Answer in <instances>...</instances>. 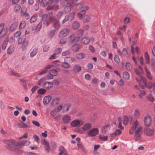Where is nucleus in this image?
Masks as SVG:
<instances>
[{
  "label": "nucleus",
  "mask_w": 155,
  "mask_h": 155,
  "mask_svg": "<svg viewBox=\"0 0 155 155\" xmlns=\"http://www.w3.org/2000/svg\"><path fill=\"white\" fill-rule=\"evenodd\" d=\"M132 126L129 130L130 134H133L135 133L134 137L136 140H140L142 132V127L139 125L138 121L136 120L132 124Z\"/></svg>",
  "instance_id": "nucleus-1"
},
{
  "label": "nucleus",
  "mask_w": 155,
  "mask_h": 155,
  "mask_svg": "<svg viewBox=\"0 0 155 155\" xmlns=\"http://www.w3.org/2000/svg\"><path fill=\"white\" fill-rule=\"evenodd\" d=\"M3 142L9 146H10L9 149L12 151H15L16 149L17 141L15 140H4Z\"/></svg>",
  "instance_id": "nucleus-2"
},
{
  "label": "nucleus",
  "mask_w": 155,
  "mask_h": 155,
  "mask_svg": "<svg viewBox=\"0 0 155 155\" xmlns=\"http://www.w3.org/2000/svg\"><path fill=\"white\" fill-rule=\"evenodd\" d=\"M28 42L26 40V37L22 36L18 40V44L19 45H22L21 48L23 50L26 49L28 46Z\"/></svg>",
  "instance_id": "nucleus-3"
},
{
  "label": "nucleus",
  "mask_w": 155,
  "mask_h": 155,
  "mask_svg": "<svg viewBox=\"0 0 155 155\" xmlns=\"http://www.w3.org/2000/svg\"><path fill=\"white\" fill-rule=\"evenodd\" d=\"M83 124V122L81 120L75 119L73 120L71 123V125L73 127H80Z\"/></svg>",
  "instance_id": "nucleus-4"
},
{
  "label": "nucleus",
  "mask_w": 155,
  "mask_h": 155,
  "mask_svg": "<svg viewBox=\"0 0 155 155\" xmlns=\"http://www.w3.org/2000/svg\"><path fill=\"white\" fill-rule=\"evenodd\" d=\"M99 133V130L97 128H94L90 130L87 132L88 135L90 137H94Z\"/></svg>",
  "instance_id": "nucleus-5"
},
{
  "label": "nucleus",
  "mask_w": 155,
  "mask_h": 155,
  "mask_svg": "<svg viewBox=\"0 0 155 155\" xmlns=\"http://www.w3.org/2000/svg\"><path fill=\"white\" fill-rule=\"evenodd\" d=\"M5 24L2 23L0 24V37H4L7 33L8 29L6 27H5Z\"/></svg>",
  "instance_id": "nucleus-6"
},
{
  "label": "nucleus",
  "mask_w": 155,
  "mask_h": 155,
  "mask_svg": "<svg viewBox=\"0 0 155 155\" xmlns=\"http://www.w3.org/2000/svg\"><path fill=\"white\" fill-rule=\"evenodd\" d=\"M137 80L139 82V83L142 80L145 86L147 87L149 89H151L153 85V84L151 82H149L148 84L147 85L146 78L142 76H140V79H138L137 78Z\"/></svg>",
  "instance_id": "nucleus-7"
},
{
  "label": "nucleus",
  "mask_w": 155,
  "mask_h": 155,
  "mask_svg": "<svg viewBox=\"0 0 155 155\" xmlns=\"http://www.w3.org/2000/svg\"><path fill=\"white\" fill-rule=\"evenodd\" d=\"M70 30L67 28L62 29L59 32L60 37H64L67 36L69 33Z\"/></svg>",
  "instance_id": "nucleus-8"
},
{
  "label": "nucleus",
  "mask_w": 155,
  "mask_h": 155,
  "mask_svg": "<svg viewBox=\"0 0 155 155\" xmlns=\"http://www.w3.org/2000/svg\"><path fill=\"white\" fill-rule=\"evenodd\" d=\"M26 8H22L21 10V15L26 19H29L30 18V15L26 12Z\"/></svg>",
  "instance_id": "nucleus-9"
},
{
  "label": "nucleus",
  "mask_w": 155,
  "mask_h": 155,
  "mask_svg": "<svg viewBox=\"0 0 155 155\" xmlns=\"http://www.w3.org/2000/svg\"><path fill=\"white\" fill-rule=\"evenodd\" d=\"M110 127V126L109 124H107L104 125L101 128V133L103 134H107L109 131Z\"/></svg>",
  "instance_id": "nucleus-10"
},
{
  "label": "nucleus",
  "mask_w": 155,
  "mask_h": 155,
  "mask_svg": "<svg viewBox=\"0 0 155 155\" xmlns=\"http://www.w3.org/2000/svg\"><path fill=\"white\" fill-rule=\"evenodd\" d=\"M30 143V141L28 140L23 141L19 142L17 141L16 147L19 146L22 147L23 146L29 145Z\"/></svg>",
  "instance_id": "nucleus-11"
},
{
  "label": "nucleus",
  "mask_w": 155,
  "mask_h": 155,
  "mask_svg": "<svg viewBox=\"0 0 155 155\" xmlns=\"http://www.w3.org/2000/svg\"><path fill=\"white\" fill-rule=\"evenodd\" d=\"M81 70V67L78 64L74 65L72 68V71L75 73H78Z\"/></svg>",
  "instance_id": "nucleus-12"
},
{
  "label": "nucleus",
  "mask_w": 155,
  "mask_h": 155,
  "mask_svg": "<svg viewBox=\"0 0 155 155\" xmlns=\"http://www.w3.org/2000/svg\"><path fill=\"white\" fill-rule=\"evenodd\" d=\"M154 130L149 128L147 127L144 130L145 134L148 136H151L153 134Z\"/></svg>",
  "instance_id": "nucleus-13"
},
{
  "label": "nucleus",
  "mask_w": 155,
  "mask_h": 155,
  "mask_svg": "<svg viewBox=\"0 0 155 155\" xmlns=\"http://www.w3.org/2000/svg\"><path fill=\"white\" fill-rule=\"evenodd\" d=\"M144 122L145 124L147 126H150L151 122V119L149 116H147L144 117Z\"/></svg>",
  "instance_id": "nucleus-14"
},
{
  "label": "nucleus",
  "mask_w": 155,
  "mask_h": 155,
  "mask_svg": "<svg viewBox=\"0 0 155 155\" xmlns=\"http://www.w3.org/2000/svg\"><path fill=\"white\" fill-rule=\"evenodd\" d=\"M92 126L90 123H86L82 127V130L84 131H87L89 130L92 127Z\"/></svg>",
  "instance_id": "nucleus-15"
},
{
  "label": "nucleus",
  "mask_w": 155,
  "mask_h": 155,
  "mask_svg": "<svg viewBox=\"0 0 155 155\" xmlns=\"http://www.w3.org/2000/svg\"><path fill=\"white\" fill-rule=\"evenodd\" d=\"M64 123H68L71 120V117L68 115H64L62 118Z\"/></svg>",
  "instance_id": "nucleus-16"
},
{
  "label": "nucleus",
  "mask_w": 155,
  "mask_h": 155,
  "mask_svg": "<svg viewBox=\"0 0 155 155\" xmlns=\"http://www.w3.org/2000/svg\"><path fill=\"white\" fill-rule=\"evenodd\" d=\"M51 99L50 96H47L44 97L43 99V103L45 104H47L49 103Z\"/></svg>",
  "instance_id": "nucleus-17"
},
{
  "label": "nucleus",
  "mask_w": 155,
  "mask_h": 155,
  "mask_svg": "<svg viewBox=\"0 0 155 155\" xmlns=\"http://www.w3.org/2000/svg\"><path fill=\"white\" fill-rule=\"evenodd\" d=\"M90 41V38L87 36L84 37L81 40V43L84 45L88 44Z\"/></svg>",
  "instance_id": "nucleus-18"
},
{
  "label": "nucleus",
  "mask_w": 155,
  "mask_h": 155,
  "mask_svg": "<svg viewBox=\"0 0 155 155\" xmlns=\"http://www.w3.org/2000/svg\"><path fill=\"white\" fill-rule=\"evenodd\" d=\"M14 45H11L7 49V54L8 55L11 54L14 51Z\"/></svg>",
  "instance_id": "nucleus-19"
},
{
  "label": "nucleus",
  "mask_w": 155,
  "mask_h": 155,
  "mask_svg": "<svg viewBox=\"0 0 155 155\" xmlns=\"http://www.w3.org/2000/svg\"><path fill=\"white\" fill-rule=\"evenodd\" d=\"M61 66L63 68L66 69L69 68L71 67L70 64L66 61H64V62L61 63Z\"/></svg>",
  "instance_id": "nucleus-20"
},
{
  "label": "nucleus",
  "mask_w": 155,
  "mask_h": 155,
  "mask_svg": "<svg viewBox=\"0 0 155 155\" xmlns=\"http://www.w3.org/2000/svg\"><path fill=\"white\" fill-rule=\"evenodd\" d=\"M53 86V84L50 82H46L45 83L43 86L44 87L46 88H50Z\"/></svg>",
  "instance_id": "nucleus-21"
},
{
  "label": "nucleus",
  "mask_w": 155,
  "mask_h": 155,
  "mask_svg": "<svg viewBox=\"0 0 155 155\" xmlns=\"http://www.w3.org/2000/svg\"><path fill=\"white\" fill-rule=\"evenodd\" d=\"M43 144L45 145V150L49 152L50 150L49 142L46 140H44L43 142Z\"/></svg>",
  "instance_id": "nucleus-22"
},
{
  "label": "nucleus",
  "mask_w": 155,
  "mask_h": 155,
  "mask_svg": "<svg viewBox=\"0 0 155 155\" xmlns=\"http://www.w3.org/2000/svg\"><path fill=\"white\" fill-rule=\"evenodd\" d=\"M18 25V22H13L11 25L10 28V30L11 31H14L17 27Z\"/></svg>",
  "instance_id": "nucleus-23"
},
{
  "label": "nucleus",
  "mask_w": 155,
  "mask_h": 155,
  "mask_svg": "<svg viewBox=\"0 0 155 155\" xmlns=\"http://www.w3.org/2000/svg\"><path fill=\"white\" fill-rule=\"evenodd\" d=\"M72 6V5L70 3H69L65 6L64 10L65 12L67 13L70 12L71 11Z\"/></svg>",
  "instance_id": "nucleus-24"
},
{
  "label": "nucleus",
  "mask_w": 155,
  "mask_h": 155,
  "mask_svg": "<svg viewBox=\"0 0 155 155\" xmlns=\"http://www.w3.org/2000/svg\"><path fill=\"white\" fill-rule=\"evenodd\" d=\"M80 27L79 22L76 21L74 22L72 24V27L73 29H78Z\"/></svg>",
  "instance_id": "nucleus-25"
},
{
  "label": "nucleus",
  "mask_w": 155,
  "mask_h": 155,
  "mask_svg": "<svg viewBox=\"0 0 155 155\" xmlns=\"http://www.w3.org/2000/svg\"><path fill=\"white\" fill-rule=\"evenodd\" d=\"M59 151L60 152L58 155H62L63 154H64L65 153H67L64 147L62 146H61L60 147Z\"/></svg>",
  "instance_id": "nucleus-26"
},
{
  "label": "nucleus",
  "mask_w": 155,
  "mask_h": 155,
  "mask_svg": "<svg viewBox=\"0 0 155 155\" xmlns=\"http://www.w3.org/2000/svg\"><path fill=\"white\" fill-rule=\"evenodd\" d=\"M38 52V49L37 48H34L30 54V56L31 58H33L37 54Z\"/></svg>",
  "instance_id": "nucleus-27"
},
{
  "label": "nucleus",
  "mask_w": 155,
  "mask_h": 155,
  "mask_svg": "<svg viewBox=\"0 0 155 155\" xmlns=\"http://www.w3.org/2000/svg\"><path fill=\"white\" fill-rule=\"evenodd\" d=\"M60 101L59 98L58 97H57L54 98L51 102V104L53 106H55V105L58 104Z\"/></svg>",
  "instance_id": "nucleus-28"
},
{
  "label": "nucleus",
  "mask_w": 155,
  "mask_h": 155,
  "mask_svg": "<svg viewBox=\"0 0 155 155\" xmlns=\"http://www.w3.org/2000/svg\"><path fill=\"white\" fill-rule=\"evenodd\" d=\"M75 60V59L71 57H68L65 58L64 61H66L68 63H72Z\"/></svg>",
  "instance_id": "nucleus-29"
},
{
  "label": "nucleus",
  "mask_w": 155,
  "mask_h": 155,
  "mask_svg": "<svg viewBox=\"0 0 155 155\" xmlns=\"http://www.w3.org/2000/svg\"><path fill=\"white\" fill-rule=\"evenodd\" d=\"M91 18V16L88 15H85L83 18V21L84 22L86 23L89 21Z\"/></svg>",
  "instance_id": "nucleus-30"
},
{
  "label": "nucleus",
  "mask_w": 155,
  "mask_h": 155,
  "mask_svg": "<svg viewBox=\"0 0 155 155\" xmlns=\"http://www.w3.org/2000/svg\"><path fill=\"white\" fill-rule=\"evenodd\" d=\"M56 31L54 30H51L48 33V35L49 38L51 39L54 36L55 34Z\"/></svg>",
  "instance_id": "nucleus-31"
},
{
  "label": "nucleus",
  "mask_w": 155,
  "mask_h": 155,
  "mask_svg": "<svg viewBox=\"0 0 155 155\" xmlns=\"http://www.w3.org/2000/svg\"><path fill=\"white\" fill-rule=\"evenodd\" d=\"M123 77L124 79L125 80H128L130 78V75L128 73L127 71H125L123 73Z\"/></svg>",
  "instance_id": "nucleus-32"
},
{
  "label": "nucleus",
  "mask_w": 155,
  "mask_h": 155,
  "mask_svg": "<svg viewBox=\"0 0 155 155\" xmlns=\"http://www.w3.org/2000/svg\"><path fill=\"white\" fill-rule=\"evenodd\" d=\"M147 99L151 102H153L154 101V98L153 97L152 95L149 94H147Z\"/></svg>",
  "instance_id": "nucleus-33"
},
{
  "label": "nucleus",
  "mask_w": 155,
  "mask_h": 155,
  "mask_svg": "<svg viewBox=\"0 0 155 155\" xmlns=\"http://www.w3.org/2000/svg\"><path fill=\"white\" fill-rule=\"evenodd\" d=\"M49 74H51L52 76H56L58 74V71L55 69H52L50 70L49 71Z\"/></svg>",
  "instance_id": "nucleus-34"
},
{
  "label": "nucleus",
  "mask_w": 155,
  "mask_h": 155,
  "mask_svg": "<svg viewBox=\"0 0 155 155\" xmlns=\"http://www.w3.org/2000/svg\"><path fill=\"white\" fill-rule=\"evenodd\" d=\"M76 5V8L77 10H79L82 8L84 6V4L83 2H81Z\"/></svg>",
  "instance_id": "nucleus-35"
},
{
  "label": "nucleus",
  "mask_w": 155,
  "mask_h": 155,
  "mask_svg": "<svg viewBox=\"0 0 155 155\" xmlns=\"http://www.w3.org/2000/svg\"><path fill=\"white\" fill-rule=\"evenodd\" d=\"M80 49V45L78 44H75L72 48V50L74 51H78Z\"/></svg>",
  "instance_id": "nucleus-36"
},
{
  "label": "nucleus",
  "mask_w": 155,
  "mask_h": 155,
  "mask_svg": "<svg viewBox=\"0 0 155 155\" xmlns=\"http://www.w3.org/2000/svg\"><path fill=\"white\" fill-rule=\"evenodd\" d=\"M144 57L146 60L145 63L147 64H149L150 63V58L147 52L145 53Z\"/></svg>",
  "instance_id": "nucleus-37"
},
{
  "label": "nucleus",
  "mask_w": 155,
  "mask_h": 155,
  "mask_svg": "<svg viewBox=\"0 0 155 155\" xmlns=\"http://www.w3.org/2000/svg\"><path fill=\"white\" fill-rule=\"evenodd\" d=\"M37 15H32L30 19V23H32L35 22L37 20Z\"/></svg>",
  "instance_id": "nucleus-38"
},
{
  "label": "nucleus",
  "mask_w": 155,
  "mask_h": 155,
  "mask_svg": "<svg viewBox=\"0 0 155 155\" xmlns=\"http://www.w3.org/2000/svg\"><path fill=\"white\" fill-rule=\"evenodd\" d=\"M48 9H52L54 10H56L58 9L59 6L58 5L55 4L52 6L51 7H48L47 8Z\"/></svg>",
  "instance_id": "nucleus-39"
},
{
  "label": "nucleus",
  "mask_w": 155,
  "mask_h": 155,
  "mask_svg": "<svg viewBox=\"0 0 155 155\" xmlns=\"http://www.w3.org/2000/svg\"><path fill=\"white\" fill-rule=\"evenodd\" d=\"M145 69L146 72V76L147 78L150 80H151L152 79V77L150 75V72L148 71V70L147 69L146 67H145Z\"/></svg>",
  "instance_id": "nucleus-40"
},
{
  "label": "nucleus",
  "mask_w": 155,
  "mask_h": 155,
  "mask_svg": "<svg viewBox=\"0 0 155 155\" xmlns=\"http://www.w3.org/2000/svg\"><path fill=\"white\" fill-rule=\"evenodd\" d=\"M50 45H45L43 47V50L45 52L48 51L50 48Z\"/></svg>",
  "instance_id": "nucleus-41"
},
{
  "label": "nucleus",
  "mask_w": 155,
  "mask_h": 155,
  "mask_svg": "<svg viewBox=\"0 0 155 155\" xmlns=\"http://www.w3.org/2000/svg\"><path fill=\"white\" fill-rule=\"evenodd\" d=\"M118 128H120L122 130L124 129V127L122 126V119L120 117L118 118Z\"/></svg>",
  "instance_id": "nucleus-42"
},
{
  "label": "nucleus",
  "mask_w": 155,
  "mask_h": 155,
  "mask_svg": "<svg viewBox=\"0 0 155 155\" xmlns=\"http://www.w3.org/2000/svg\"><path fill=\"white\" fill-rule=\"evenodd\" d=\"M121 132L122 131L121 130L117 129L116 130L115 132L112 134L111 136L113 137L114 136H115L117 135H119L121 134Z\"/></svg>",
  "instance_id": "nucleus-43"
},
{
  "label": "nucleus",
  "mask_w": 155,
  "mask_h": 155,
  "mask_svg": "<svg viewBox=\"0 0 155 155\" xmlns=\"http://www.w3.org/2000/svg\"><path fill=\"white\" fill-rule=\"evenodd\" d=\"M61 2L60 3V5L63 7H64L68 5L69 3L67 0H61Z\"/></svg>",
  "instance_id": "nucleus-44"
},
{
  "label": "nucleus",
  "mask_w": 155,
  "mask_h": 155,
  "mask_svg": "<svg viewBox=\"0 0 155 155\" xmlns=\"http://www.w3.org/2000/svg\"><path fill=\"white\" fill-rule=\"evenodd\" d=\"M26 25V22L24 21H22L20 24L19 28L20 29L24 28Z\"/></svg>",
  "instance_id": "nucleus-45"
},
{
  "label": "nucleus",
  "mask_w": 155,
  "mask_h": 155,
  "mask_svg": "<svg viewBox=\"0 0 155 155\" xmlns=\"http://www.w3.org/2000/svg\"><path fill=\"white\" fill-rule=\"evenodd\" d=\"M125 67L126 69L128 71H130L132 69V66L129 62H127L126 63Z\"/></svg>",
  "instance_id": "nucleus-46"
},
{
  "label": "nucleus",
  "mask_w": 155,
  "mask_h": 155,
  "mask_svg": "<svg viewBox=\"0 0 155 155\" xmlns=\"http://www.w3.org/2000/svg\"><path fill=\"white\" fill-rule=\"evenodd\" d=\"M84 57L85 54L82 53L78 54L76 55L77 58L79 59H82Z\"/></svg>",
  "instance_id": "nucleus-47"
},
{
  "label": "nucleus",
  "mask_w": 155,
  "mask_h": 155,
  "mask_svg": "<svg viewBox=\"0 0 155 155\" xmlns=\"http://www.w3.org/2000/svg\"><path fill=\"white\" fill-rule=\"evenodd\" d=\"M123 124L125 125L127 124L129 121V119L126 116H124L123 117Z\"/></svg>",
  "instance_id": "nucleus-48"
},
{
  "label": "nucleus",
  "mask_w": 155,
  "mask_h": 155,
  "mask_svg": "<svg viewBox=\"0 0 155 155\" xmlns=\"http://www.w3.org/2000/svg\"><path fill=\"white\" fill-rule=\"evenodd\" d=\"M54 28L56 30H58L60 27V25L59 21H57L54 24Z\"/></svg>",
  "instance_id": "nucleus-49"
},
{
  "label": "nucleus",
  "mask_w": 155,
  "mask_h": 155,
  "mask_svg": "<svg viewBox=\"0 0 155 155\" xmlns=\"http://www.w3.org/2000/svg\"><path fill=\"white\" fill-rule=\"evenodd\" d=\"M46 92V90L43 88L39 89H38L37 91V93L38 94H45Z\"/></svg>",
  "instance_id": "nucleus-50"
},
{
  "label": "nucleus",
  "mask_w": 155,
  "mask_h": 155,
  "mask_svg": "<svg viewBox=\"0 0 155 155\" xmlns=\"http://www.w3.org/2000/svg\"><path fill=\"white\" fill-rule=\"evenodd\" d=\"M53 78L54 77L52 75L49 74L45 76L44 77V79L45 80H51L53 79Z\"/></svg>",
  "instance_id": "nucleus-51"
},
{
  "label": "nucleus",
  "mask_w": 155,
  "mask_h": 155,
  "mask_svg": "<svg viewBox=\"0 0 155 155\" xmlns=\"http://www.w3.org/2000/svg\"><path fill=\"white\" fill-rule=\"evenodd\" d=\"M99 138L100 140L103 141H107L108 139V137L107 136H103L101 135L99 136Z\"/></svg>",
  "instance_id": "nucleus-52"
},
{
  "label": "nucleus",
  "mask_w": 155,
  "mask_h": 155,
  "mask_svg": "<svg viewBox=\"0 0 155 155\" xmlns=\"http://www.w3.org/2000/svg\"><path fill=\"white\" fill-rule=\"evenodd\" d=\"M6 41L7 42L8 41L10 43H12L14 41V38L12 36H10L7 37Z\"/></svg>",
  "instance_id": "nucleus-53"
},
{
  "label": "nucleus",
  "mask_w": 155,
  "mask_h": 155,
  "mask_svg": "<svg viewBox=\"0 0 155 155\" xmlns=\"http://www.w3.org/2000/svg\"><path fill=\"white\" fill-rule=\"evenodd\" d=\"M76 38V36L75 35L73 34L68 38V39L71 42H73Z\"/></svg>",
  "instance_id": "nucleus-54"
},
{
  "label": "nucleus",
  "mask_w": 155,
  "mask_h": 155,
  "mask_svg": "<svg viewBox=\"0 0 155 155\" xmlns=\"http://www.w3.org/2000/svg\"><path fill=\"white\" fill-rule=\"evenodd\" d=\"M61 51L62 49L61 48H58L55 50L54 51V53H55L56 55H57L61 52Z\"/></svg>",
  "instance_id": "nucleus-55"
},
{
  "label": "nucleus",
  "mask_w": 155,
  "mask_h": 155,
  "mask_svg": "<svg viewBox=\"0 0 155 155\" xmlns=\"http://www.w3.org/2000/svg\"><path fill=\"white\" fill-rule=\"evenodd\" d=\"M48 15L47 14H44L41 17V21L43 22L46 20H47Z\"/></svg>",
  "instance_id": "nucleus-56"
},
{
  "label": "nucleus",
  "mask_w": 155,
  "mask_h": 155,
  "mask_svg": "<svg viewBox=\"0 0 155 155\" xmlns=\"http://www.w3.org/2000/svg\"><path fill=\"white\" fill-rule=\"evenodd\" d=\"M21 8V6L19 4H17L14 8V11L16 12H18Z\"/></svg>",
  "instance_id": "nucleus-57"
},
{
  "label": "nucleus",
  "mask_w": 155,
  "mask_h": 155,
  "mask_svg": "<svg viewBox=\"0 0 155 155\" xmlns=\"http://www.w3.org/2000/svg\"><path fill=\"white\" fill-rule=\"evenodd\" d=\"M69 20V16L68 15H66L65 17L62 20V23L63 24H64L68 20Z\"/></svg>",
  "instance_id": "nucleus-58"
},
{
  "label": "nucleus",
  "mask_w": 155,
  "mask_h": 155,
  "mask_svg": "<svg viewBox=\"0 0 155 155\" xmlns=\"http://www.w3.org/2000/svg\"><path fill=\"white\" fill-rule=\"evenodd\" d=\"M134 114L136 117L138 118L140 115V112L139 111L137 110H135Z\"/></svg>",
  "instance_id": "nucleus-59"
},
{
  "label": "nucleus",
  "mask_w": 155,
  "mask_h": 155,
  "mask_svg": "<svg viewBox=\"0 0 155 155\" xmlns=\"http://www.w3.org/2000/svg\"><path fill=\"white\" fill-rule=\"evenodd\" d=\"M69 19L70 21H72L74 18L75 14L74 13L72 12L70 13L69 15Z\"/></svg>",
  "instance_id": "nucleus-60"
},
{
  "label": "nucleus",
  "mask_w": 155,
  "mask_h": 155,
  "mask_svg": "<svg viewBox=\"0 0 155 155\" xmlns=\"http://www.w3.org/2000/svg\"><path fill=\"white\" fill-rule=\"evenodd\" d=\"M7 45V42L6 41H5L2 44V49L3 50L5 49Z\"/></svg>",
  "instance_id": "nucleus-61"
},
{
  "label": "nucleus",
  "mask_w": 155,
  "mask_h": 155,
  "mask_svg": "<svg viewBox=\"0 0 155 155\" xmlns=\"http://www.w3.org/2000/svg\"><path fill=\"white\" fill-rule=\"evenodd\" d=\"M59 61H54L53 62L52 65L53 68H57L59 66V64L56 63L57 62Z\"/></svg>",
  "instance_id": "nucleus-62"
},
{
  "label": "nucleus",
  "mask_w": 155,
  "mask_h": 155,
  "mask_svg": "<svg viewBox=\"0 0 155 155\" xmlns=\"http://www.w3.org/2000/svg\"><path fill=\"white\" fill-rule=\"evenodd\" d=\"M70 53V51L69 50L64 51L62 53V55L63 56L67 55Z\"/></svg>",
  "instance_id": "nucleus-63"
},
{
  "label": "nucleus",
  "mask_w": 155,
  "mask_h": 155,
  "mask_svg": "<svg viewBox=\"0 0 155 155\" xmlns=\"http://www.w3.org/2000/svg\"><path fill=\"white\" fill-rule=\"evenodd\" d=\"M151 63L152 67L153 69H155V60L152 59L151 60Z\"/></svg>",
  "instance_id": "nucleus-64"
}]
</instances>
